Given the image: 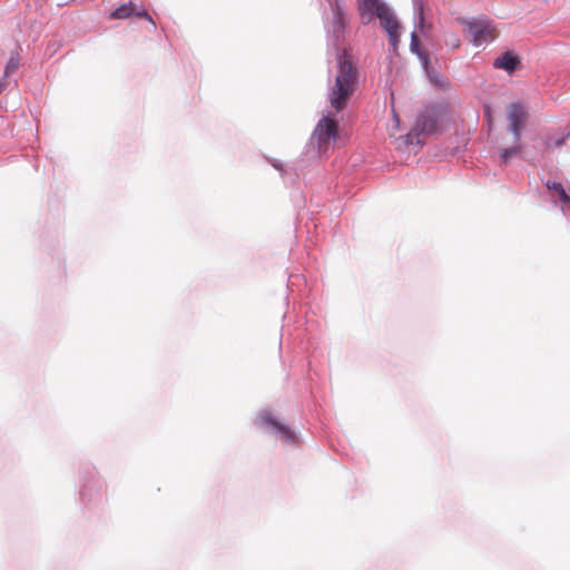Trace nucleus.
Listing matches in <instances>:
<instances>
[{
	"instance_id": "nucleus-11",
	"label": "nucleus",
	"mask_w": 570,
	"mask_h": 570,
	"mask_svg": "<svg viewBox=\"0 0 570 570\" xmlns=\"http://www.w3.org/2000/svg\"><path fill=\"white\" fill-rule=\"evenodd\" d=\"M519 153H520V147L505 148L500 154L501 161L503 164H508L510 158L515 157L517 155H519Z\"/></svg>"
},
{
	"instance_id": "nucleus-12",
	"label": "nucleus",
	"mask_w": 570,
	"mask_h": 570,
	"mask_svg": "<svg viewBox=\"0 0 570 570\" xmlns=\"http://www.w3.org/2000/svg\"><path fill=\"white\" fill-rule=\"evenodd\" d=\"M278 439L284 442H293L295 439L294 430H276Z\"/></svg>"
},
{
	"instance_id": "nucleus-5",
	"label": "nucleus",
	"mask_w": 570,
	"mask_h": 570,
	"mask_svg": "<svg viewBox=\"0 0 570 570\" xmlns=\"http://www.w3.org/2000/svg\"><path fill=\"white\" fill-rule=\"evenodd\" d=\"M131 16H136L138 18L146 19L150 23L153 30L156 29V22L153 20L150 14L144 8L137 7L131 1L128 3H124L120 7H118L117 9H115L110 13V19L124 20V19H128Z\"/></svg>"
},
{
	"instance_id": "nucleus-7",
	"label": "nucleus",
	"mask_w": 570,
	"mask_h": 570,
	"mask_svg": "<svg viewBox=\"0 0 570 570\" xmlns=\"http://www.w3.org/2000/svg\"><path fill=\"white\" fill-rule=\"evenodd\" d=\"M386 6L382 0H357L360 16L365 20L364 23L372 21Z\"/></svg>"
},
{
	"instance_id": "nucleus-1",
	"label": "nucleus",
	"mask_w": 570,
	"mask_h": 570,
	"mask_svg": "<svg viewBox=\"0 0 570 570\" xmlns=\"http://www.w3.org/2000/svg\"><path fill=\"white\" fill-rule=\"evenodd\" d=\"M358 70L347 50L338 56L335 80L328 92L331 107L336 112L346 108L351 97L357 89Z\"/></svg>"
},
{
	"instance_id": "nucleus-9",
	"label": "nucleus",
	"mask_w": 570,
	"mask_h": 570,
	"mask_svg": "<svg viewBox=\"0 0 570 570\" xmlns=\"http://www.w3.org/2000/svg\"><path fill=\"white\" fill-rule=\"evenodd\" d=\"M546 187L553 193L561 203L570 204V197L567 194L564 187L561 183L554 181V180H547Z\"/></svg>"
},
{
	"instance_id": "nucleus-16",
	"label": "nucleus",
	"mask_w": 570,
	"mask_h": 570,
	"mask_svg": "<svg viewBox=\"0 0 570 570\" xmlns=\"http://www.w3.org/2000/svg\"><path fill=\"white\" fill-rule=\"evenodd\" d=\"M336 18H337V31L342 30L344 28V14H343V11H342V8L340 7V4L337 3V9H336Z\"/></svg>"
},
{
	"instance_id": "nucleus-8",
	"label": "nucleus",
	"mask_w": 570,
	"mask_h": 570,
	"mask_svg": "<svg viewBox=\"0 0 570 570\" xmlns=\"http://www.w3.org/2000/svg\"><path fill=\"white\" fill-rule=\"evenodd\" d=\"M518 65H519L518 59L510 52H505V53L501 55L493 61L494 68L503 69L508 72L514 71L517 69Z\"/></svg>"
},
{
	"instance_id": "nucleus-15",
	"label": "nucleus",
	"mask_w": 570,
	"mask_h": 570,
	"mask_svg": "<svg viewBox=\"0 0 570 570\" xmlns=\"http://www.w3.org/2000/svg\"><path fill=\"white\" fill-rule=\"evenodd\" d=\"M419 122L422 126V130L423 131H433V130H435L434 124L430 122L428 120V116H425V115L420 118Z\"/></svg>"
},
{
	"instance_id": "nucleus-14",
	"label": "nucleus",
	"mask_w": 570,
	"mask_h": 570,
	"mask_svg": "<svg viewBox=\"0 0 570 570\" xmlns=\"http://www.w3.org/2000/svg\"><path fill=\"white\" fill-rule=\"evenodd\" d=\"M445 43H446V46H449L453 49H458L461 45V41L456 35L450 33L446 36Z\"/></svg>"
},
{
	"instance_id": "nucleus-10",
	"label": "nucleus",
	"mask_w": 570,
	"mask_h": 570,
	"mask_svg": "<svg viewBox=\"0 0 570 570\" xmlns=\"http://www.w3.org/2000/svg\"><path fill=\"white\" fill-rule=\"evenodd\" d=\"M262 428H285L271 412L264 411L258 419Z\"/></svg>"
},
{
	"instance_id": "nucleus-17",
	"label": "nucleus",
	"mask_w": 570,
	"mask_h": 570,
	"mask_svg": "<svg viewBox=\"0 0 570 570\" xmlns=\"http://www.w3.org/2000/svg\"><path fill=\"white\" fill-rule=\"evenodd\" d=\"M419 47V37L415 32L411 35V48L413 51H416Z\"/></svg>"
},
{
	"instance_id": "nucleus-3",
	"label": "nucleus",
	"mask_w": 570,
	"mask_h": 570,
	"mask_svg": "<svg viewBox=\"0 0 570 570\" xmlns=\"http://www.w3.org/2000/svg\"><path fill=\"white\" fill-rule=\"evenodd\" d=\"M465 26L468 28L471 41L475 46H480L484 42H491L499 35L495 26L489 19H474L466 21Z\"/></svg>"
},
{
	"instance_id": "nucleus-6",
	"label": "nucleus",
	"mask_w": 570,
	"mask_h": 570,
	"mask_svg": "<svg viewBox=\"0 0 570 570\" xmlns=\"http://www.w3.org/2000/svg\"><path fill=\"white\" fill-rule=\"evenodd\" d=\"M527 111L524 107L520 104H512L509 107V121H510V130L515 136V139L519 140L520 132L522 129V126L527 119Z\"/></svg>"
},
{
	"instance_id": "nucleus-13",
	"label": "nucleus",
	"mask_w": 570,
	"mask_h": 570,
	"mask_svg": "<svg viewBox=\"0 0 570 570\" xmlns=\"http://www.w3.org/2000/svg\"><path fill=\"white\" fill-rule=\"evenodd\" d=\"M19 67V59L18 57H11L6 66V75H10L14 72Z\"/></svg>"
},
{
	"instance_id": "nucleus-4",
	"label": "nucleus",
	"mask_w": 570,
	"mask_h": 570,
	"mask_svg": "<svg viewBox=\"0 0 570 570\" xmlns=\"http://www.w3.org/2000/svg\"><path fill=\"white\" fill-rule=\"evenodd\" d=\"M375 17L380 20L381 27L387 33L389 41L393 49L396 50L400 42L401 26L394 12L389 6H386L384 9H381V12H379Z\"/></svg>"
},
{
	"instance_id": "nucleus-2",
	"label": "nucleus",
	"mask_w": 570,
	"mask_h": 570,
	"mask_svg": "<svg viewBox=\"0 0 570 570\" xmlns=\"http://www.w3.org/2000/svg\"><path fill=\"white\" fill-rule=\"evenodd\" d=\"M340 138L337 121L328 116L323 117L316 125L312 140L316 144L320 153L335 146Z\"/></svg>"
},
{
	"instance_id": "nucleus-18",
	"label": "nucleus",
	"mask_w": 570,
	"mask_h": 570,
	"mask_svg": "<svg viewBox=\"0 0 570 570\" xmlns=\"http://www.w3.org/2000/svg\"><path fill=\"white\" fill-rule=\"evenodd\" d=\"M484 111H485V116L488 117V120H489V122H490V121H491V117H492V116H491V109H490V107H485V110H484Z\"/></svg>"
}]
</instances>
